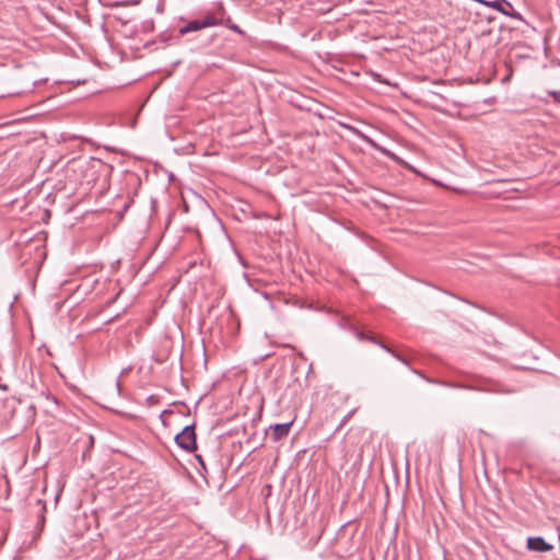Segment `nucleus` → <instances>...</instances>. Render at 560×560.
Segmentation results:
<instances>
[{"mask_svg": "<svg viewBox=\"0 0 560 560\" xmlns=\"http://www.w3.org/2000/svg\"><path fill=\"white\" fill-rule=\"evenodd\" d=\"M220 24V20L212 14H207L202 19L192 20L178 30L179 35H185L190 32H198L206 27H212Z\"/></svg>", "mask_w": 560, "mask_h": 560, "instance_id": "f03ea898", "label": "nucleus"}, {"mask_svg": "<svg viewBox=\"0 0 560 560\" xmlns=\"http://www.w3.org/2000/svg\"><path fill=\"white\" fill-rule=\"evenodd\" d=\"M527 548L533 551L546 552L552 549V545L548 544L542 537H529Z\"/></svg>", "mask_w": 560, "mask_h": 560, "instance_id": "20e7f679", "label": "nucleus"}, {"mask_svg": "<svg viewBox=\"0 0 560 560\" xmlns=\"http://www.w3.org/2000/svg\"><path fill=\"white\" fill-rule=\"evenodd\" d=\"M255 218H257V219H262V218L264 219H270L271 217L266 214V213H259V214H256Z\"/></svg>", "mask_w": 560, "mask_h": 560, "instance_id": "9d476101", "label": "nucleus"}, {"mask_svg": "<svg viewBox=\"0 0 560 560\" xmlns=\"http://www.w3.org/2000/svg\"><path fill=\"white\" fill-rule=\"evenodd\" d=\"M175 443L187 452L197 450L195 424H187L179 433L175 435Z\"/></svg>", "mask_w": 560, "mask_h": 560, "instance_id": "f257e3e1", "label": "nucleus"}, {"mask_svg": "<svg viewBox=\"0 0 560 560\" xmlns=\"http://www.w3.org/2000/svg\"><path fill=\"white\" fill-rule=\"evenodd\" d=\"M479 3H482L485 5H488L492 9H495L500 13L523 21V16L520 12L515 11L513 5L506 1V0H494V1H487V0H476Z\"/></svg>", "mask_w": 560, "mask_h": 560, "instance_id": "7ed1b4c3", "label": "nucleus"}, {"mask_svg": "<svg viewBox=\"0 0 560 560\" xmlns=\"http://www.w3.org/2000/svg\"><path fill=\"white\" fill-rule=\"evenodd\" d=\"M150 402H153V396L149 397Z\"/></svg>", "mask_w": 560, "mask_h": 560, "instance_id": "ddd939ff", "label": "nucleus"}, {"mask_svg": "<svg viewBox=\"0 0 560 560\" xmlns=\"http://www.w3.org/2000/svg\"><path fill=\"white\" fill-rule=\"evenodd\" d=\"M168 413H172V411H171V410H167V409H166V410H163V411H162V413H161V416H160V418H161V419H163V417H164L165 415H168ZM162 422L164 423V420H162Z\"/></svg>", "mask_w": 560, "mask_h": 560, "instance_id": "9b49d317", "label": "nucleus"}, {"mask_svg": "<svg viewBox=\"0 0 560 560\" xmlns=\"http://www.w3.org/2000/svg\"><path fill=\"white\" fill-rule=\"evenodd\" d=\"M226 26L233 31V32H236L238 34H244V32L240 28L238 25L234 24V23H231L230 21L228 22Z\"/></svg>", "mask_w": 560, "mask_h": 560, "instance_id": "0eeeda50", "label": "nucleus"}, {"mask_svg": "<svg viewBox=\"0 0 560 560\" xmlns=\"http://www.w3.org/2000/svg\"><path fill=\"white\" fill-rule=\"evenodd\" d=\"M293 424V421L287 422V423H277L275 425H271V436L275 442L280 441L281 439L285 438L290 429Z\"/></svg>", "mask_w": 560, "mask_h": 560, "instance_id": "39448f33", "label": "nucleus"}, {"mask_svg": "<svg viewBox=\"0 0 560 560\" xmlns=\"http://www.w3.org/2000/svg\"><path fill=\"white\" fill-rule=\"evenodd\" d=\"M196 459L198 460V463L200 464V466L206 469V465H205V462L201 457V455H196Z\"/></svg>", "mask_w": 560, "mask_h": 560, "instance_id": "1a4fd4ad", "label": "nucleus"}, {"mask_svg": "<svg viewBox=\"0 0 560 560\" xmlns=\"http://www.w3.org/2000/svg\"><path fill=\"white\" fill-rule=\"evenodd\" d=\"M549 95L552 96L555 102L560 103V91H550Z\"/></svg>", "mask_w": 560, "mask_h": 560, "instance_id": "6e6552de", "label": "nucleus"}, {"mask_svg": "<svg viewBox=\"0 0 560 560\" xmlns=\"http://www.w3.org/2000/svg\"><path fill=\"white\" fill-rule=\"evenodd\" d=\"M355 336L359 340H369L373 343L380 345L383 349H385L387 352L392 353L395 358H397L401 362L406 363L405 360H402L397 353H395L393 350H390L384 343L378 342L373 336L366 335L365 332L360 331V330H355Z\"/></svg>", "mask_w": 560, "mask_h": 560, "instance_id": "423d86ee", "label": "nucleus"}, {"mask_svg": "<svg viewBox=\"0 0 560 560\" xmlns=\"http://www.w3.org/2000/svg\"><path fill=\"white\" fill-rule=\"evenodd\" d=\"M150 402H153V396L149 397Z\"/></svg>", "mask_w": 560, "mask_h": 560, "instance_id": "f8f14e48", "label": "nucleus"}]
</instances>
